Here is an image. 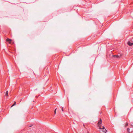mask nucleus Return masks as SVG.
I'll return each instance as SVG.
<instances>
[{
    "label": "nucleus",
    "mask_w": 133,
    "mask_h": 133,
    "mask_svg": "<svg viewBox=\"0 0 133 133\" xmlns=\"http://www.w3.org/2000/svg\"><path fill=\"white\" fill-rule=\"evenodd\" d=\"M102 123V119H100L98 121V124H97V125L98 127H99V128H101V124Z\"/></svg>",
    "instance_id": "nucleus-1"
},
{
    "label": "nucleus",
    "mask_w": 133,
    "mask_h": 133,
    "mask_svg": "<svg viewBox=\"0 0 133 133\" xmlns=\"http://www.w3.org/2000/svg\"><path fill=\"white\" fill-rule=\"evenodd\" d=\"M122 54H120L119 55H113L112 56V57H114L117 58H120L122 56Z\"/></svg>",
    "instance_id": "nucleus-2"
},
{
    "label": "nucleus",
    "mask_w": 133,
    "mask_h": 133,
    "mask_svg": "<svg viewBox=\"0 0 133 133\" xmlns=\"http://www.w3.org/2000/svg\"><path fill=\"white\" fill-rule=\"evenodd\" d=\"M99 129H101L103 132H104L105 133H106V132L107 131V130H106L105 129L104 126L101 127V128Z\"/></svg>",
    "instance_id": "nucleus-3"
},
{
    "label": "nucleus",
    "mask_w": 133,
    "mask_h": 133,
    "mask_svg": "<svg viewBox=\"0 0 133 133\" xmlns=\"http://www.w3.org/2000/svg\"><path fill=\"white\" fill-rule=\"evenodd\" d=\"M128 44L130 46H131L133 45V43H131L130 42H128Z\"/></svg>",
    "instance_id": "nucleus-4"
},
{
    "label": "nucleus",
    "mask_w": 133,
    "mask_h": 133,
    "mask_svg": "<svg viewBox=\"0 0 133 133\" xmlns=\"http://www.w3.org/2000/svg\"><path fill=\"white\" fill-rule=\"evenodd\" d=\"M6 41L7 42H11V39L9 38H7L6 39Z\"/></svg>",
    "instance_id": "nucleus-5"
},
{
    "label": "nucleus",
    "mask_w": 133,
    "mask_h": 133,
    "mask_svg": "<svg viewBox=\"0 0 133 133\" xmlns=\"http://www.w3.org/2000/svg\"><path fill=\"white\" fill-rule=\"evenodd\" d=\"M127 132L128 133H130V129L129 128L127 129Z\"/></svg>",
    "instance_id": "nucleus-6"
},
{
    "label": "nucleus",
    "mask_w": 133,
    "mask_h": 133,
    "mask_svg": "<svg viewBox=\"0 0 133 133\" xmlns=\"http://www.w3.org/2000/svg\"><path fill=\"white\" fill-rule=\"evenodd\" d=\"M5 96H8V91H6V93H5Z\"/></svg>",
    "instance_id": "nucleus-7"
},
{
    "label": "nucleus",
    "mask_w": 133,
    "mask_h": 133,
    "mask_svg": "<svg viewBox=\"0 0 133 133\" xmlns=\"http://www.w3.org/2000/svg\"><path fill=\"white\" fill-rule=\"evenodd\" d=\"M16 104V102H15V103H14V104L12 105V106H11V107H13Z\"/></svg>",
    "instance_id": "nucleus-8"
},
{
    "label": "nucleus",
    "mask_w": 133,
    "mask_h": 133,
    "mask_svg": "<svg viewBox=\"0 0 133 133\" xmlns=\"http://www.w3.org/2000/svg\"><path fill=\"white\" fill-rule=\"evenodd\" d=\"M128 125V123H127L125 125V127H126Z\"/></svg>",
    "instance_id": "nucleus-9"
},
{
    "label": "nucleus",
    "mask_w": 133,
    "mask_h": 133,
    "mask_svg": "<svg viewBox=\"0 0 133 133\" xmlns=\"http://www.w3.org/2000/svg\"><path fill=\"white\" fill-rule=\"evenodd\" d=\"M56 109L55 110H54V113H55V114L56 113Z\"/></svg>",
    "instance_id": "nucleus-10"
},
{
    "label": "nucleus",
    "mask_w": 133,
    "mask_h": 133,
    "mask_svg": "<svg viewBox=\"0 0 133 133\" xmlns=\"http://www.w3.org/2000/svg\"><path fill=\"white\" fill-rule=\"evenodd\" d=\"M62 111H63V107L62 108Z\"/></svg>",
    "instance_id": "nucleus-11"
},
{
    "label": "nucleus",
    "mask_w": 133,
    "mask_h": 133,
    "mask_svg": "<svg viewBox=\"0 0 133 133\" xmlns=\"http://www.w3.org/2000/svg\"><path fill=\"white\" fill-rule=\"evenodd\" d=\"M32 126V125H30L29 126V127H31Z\"/></svg>",
    "instance_id": "nucleus-12"
},
{
    "label": "nucleus",
    "mask_w": 133,
    "mask_h": 133,
    "mask_svg": "<svg viewBox=\"0 0 133 133\" xmlns=\"http://www.w3.org/2000/svg\"><path fill=\"white\" fill-rule=\"evenodd\" d=\"M87 133H89L88 132Z\"/></svg>",
    "instance_id": "nucleus-13"
}]
</instances>
